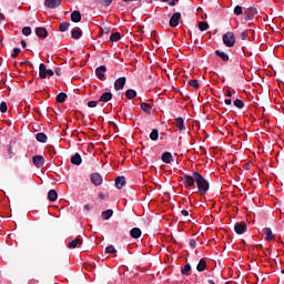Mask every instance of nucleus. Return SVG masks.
<instances>
[{
    "label": "nucleus",
    "instance_id": "13",
    "mask_svg": "<svg viewBox=\"0 0 284 284\" xmlns=\"http://www.w3.org/2000/svg\"><path fill=\"white\" fill-rule=\"evenodd\" d=\"M125 176H118L115 179V187L118 190H123V187H125Z\"/></svg>",
    "mask_w": 284,
    "mask_h": 284
},
{
    "label": "nucleus",
    "instance_id": "7",
    "mask_svg": "<svg viewBox=\"0 0 284 284\" xmlns=\"http://www.w3.org/2000/svg\"><path fill=\"white\" fill-rule=\"evenodd\" d=\"M181 20V12H175L172 14V17L170 18L169 21V26L171 28H176V26H179V21Z\"/></svg>",
    "mask_w": 284,
    "mask_h": 284
},
{
    "label": "nucleus",
    "instance_id": "10",
    "mask_svg": "<svg viewBox=\"0 0 284 284\" xmlns=\"http://www.w3.org/2000/svg\"><path fill=\"white\" fill-rule=\"evenodd\" d=\"M245 230H247V224L243 223V222H237L234 225V231L237 234H245Z\"/></svg>",
    "mask_w": 284,
    "mask_h": 284
},
{
    "label": "nucleus",
    "instance_id": "35",
    "mask_svg": "<svg viewBox=\"0 0 284 284\" xmlns=\"http://www.w3.org/2000/svg\"><path fill=\"white\" fill-rule=\"evenodd\" d=\"M207 28H210V24L205 21H201L199 22V30H201V32H205V30H207Z\"/></svg>",
    "mask_w": 284,
    "mask_h": 284
},
{
    "label": "nucleus",
    "instance_id": "47",
    "mask_svg": "<svg viewBox=\"0 0 284 284\" xmlns=\"http://www.w3.org/2000/svg\"><path fill=\"white\" fill-rule=\"evenodd\" d=\"M20 44L23 49L28 48V43L26 42V40H21Z\"/></svg>",
    "mask_w": 284,
    "mask_h": 284
},
{
    "label": "nucleus",
    "instance_id": "11",
    "mask_svg": "<svg viewBox=\"0 0 284 284\" xmlns=\"http://www.w3.org/2000/svg\"><path fill=\"white\" fill-rule=\"evenodd\" d=\"M61 1L63 0H44V6L53 10L54 8H59V6H61Z\"/></svg>",
    "mask_w": 284,
    "mask_h": 284
},
{
    "label": "nucleus",
    "instance_id": "31",
    "mask_svg": "<svg viewBox=\"0 0 284 284\" xmlns=\"http://www.w3.org/2000/svg\"><path fill=\"white\" fill-rule=\"evenodd\" d=\"M181 273L184 276H190V274H192V265L190 264L184 265V267L181 270Z\"/></svg>",
    "mask_w": 284,
    "mask_h": 284
},
{
    "label": "nucleus",
    "instance_id": "46",
    "mask_svg": "<svg viewBox=\"0 0 284 284\" xmlns=\"http://www.w3.org/2000/svg\"><path fill=\"white\" fill-rule=\"evenodd\" d=\"M182 216H190V212L187 210L181 211Z\"/></svg>",
    "mask_w": 284,
    "mask_h": 284
},
{
    "label": "nucleus",
    "instance_id": "14",
    "mask_svg": "<svg viewBox=\"0 0 284 284\" xmlns=\"http://www.w3.org/2000/svg\"><path fill=\"white\" fill-rule=\"evenodd\" d=\"M37 37H42V39H47L48 37V29L43 27L36 28Z\"/></svg>",
    "mask_w": 284,
    "mask_h": 284
},
{
    "label": "nucleus",
    "instance_id": "19",
    "mask_svg": "<svg viewBox=\"0 0 284 284\" xmlns=\"http://www.w3.org/2000/svg\"><path fill=\"white\" fill-rule=\"evenodd\" d=\"M196 270L199 272H205V270H207V261H205V258H201L196 265Z\"/></svg>",
    "mask_w": 284,
    "mask_h": 284
},
{
    "label": "nucleus",
    "instance_id": "15",
    "mask_svg": "<svg viewBox=\"0 0 284 284\" xmlns=\"http://www.w3.org/2000/svg\"><path fill=\"white\" fill-rule=\"evenodd\" d=\"M100 103H108V101H112V92H104L99 98Z\"/></svg>",
    "mask_w": 284,
    "mask_h": 284
},
{
    "label": "nucleus",
    "instance_id": "4",
    "mask_svg": "<svg viewBox=\"0 0 284 284\" xmlns=\"http://www.w3.org/2000/svg\"><path fill=\"white\" fill-rule=\"evenodd\" d=\"M256 14H258V10H256V8L250 7L245 9L244 11L245 21H252V19H254Z\"/></svg>",
    "mask_w": 284,
    "mask_h": 284
},
{
    "label": "nucleus",
    "instance_id": "22",
    "mask_svg": "<svg viewBox=\"0 0 284 284\" xmlns=\"http://www.w3.org/2000/svg\"><path fill=\"white\" fill-rule=\"evenodd\" d=\"M83 243V240L81 237H77L75 240L69 242L68 247L70 250H74L78 245H81Z\"/></svg>",
    "mask_w": 284,
    "mask_h": 284
},
{
    "label": "nucleus",
    "instance_id": "20",
    "mask_svg": "<svg viewBox=\"0 0 284 284\" xmlns=\"http://www.w3.org/2000/svg\"><path fill=\"white\" fill-rule=\"evenodd\" d=\"M175 125L180 132H183V130H185V120H183V118L175 119Z\"/></svg>",
    "mask_w": 284,
    "mask_h": 284
},
{
    "label": "nucleus",
    "instance_id": "17",
    "mask_svg": "<svg viewBox=\"0 0 284 284\" xmlns=\"http://www.w3.org/2000/svg\"><path fill=\"white\" fill-rule=\"evenodd\" d=\"M162 162L163 163H166V164H170L172 161H174V158L172 156V153L165 151L163 154H162Z\"/></svg>",
    "mask_w": 284,
    "mask_h": 284
},
{
    "label": "nucleus",
    "instance_id": "33",
    "mask_svg": "<svg viewBox=\"0 0 284 284\" xmlns=\"http://www.w3.org/2000/svg\"><path fill=\"white\" fill-rule=\"evenodd\" d=\"M150 139L151 141H159V130L153 129L150 133Z\"/></svg>",
    "mask_w": 284,
    "mask_h": 284
},
{
    "label": "nucleus",
    "instance_id": "8",
    "mask_svg": "<svg viewBox=\"0 0 284 284\" xmlns=\"http://www.w3.org/2000/svg\"><path fill=\"white\" fill-rule=\"evenodd\" d=\"M32 163L36 168H43V165L45 164V159L43 158V155H34L32 158Z\"/></svg>",
    "mask_w": 284,
    "mask_h": 284
},
{
    "label": "nucleus",
    "instance_id": "1",
    "mask_svg": "<svg viewBox=\"0 0 284 284\" xmlns=\"http://www.w3.org/2000/svg\"><path fill=\"white\" fill-rule=\"evenodd\" d=\"M185 187H196L201 196H205L210 192V182L199 173V171H193V175L184 174L183 176Z\"/></svg>",
    "mask_w": 284,
    "mask_h": 284
},
{
    "label": "nucleus",
    "instance_id": "21",
    "mask_svg": "<svg viewBox=\"0 0 284 284\" xmlns=\"http://www.w3.org/2000/svg\"><path fill=\"white\" fill-rule=\"evenodd\" d=\"M263 232L266 235L265 241H267V243H271V241H273L274 239V233H272V229L265 227Z\"/></svg>",
    "mask_w": 284,
    "mask_h": 284
},
{
    "label": "nucleus",
    "instance_id": "9",
    "mask_svg": "<svg viewBox=\"0 0 284 284\" xmlns=\"http://www.w3.org/2000/svg\"><path fill=\"white\" fill-rule=\"evenodd\" d=\"M125 81H126L125 77H121L115 80L114 82L115 92H119V90H123V88H125Z\"/></svg>",
    "mask_w": 284,
    "mask_h": 284
},
{
    "label": "nucleus",
    "instance_id": "56",
    "mask_svg": "<svg viewBox=\"0 0 284 284\" xmlns=\"http://www.w3.org/2000/svg\"><path fill=\"white\" fill-rule=\"evenodd\" d=\"M129 114H132V111H129Z\"/></svg>",
    "mask_w": 284,
    "mask_h": 284
},
{
    "label": "nucleus",
    "instance_id": "12",
    "mask_svg": "<svg viewBox=\"0 0 284 284\" xmlns=\"http://www.w3.org/2000/svg\"><path fill=\"white\" fill-rule=\"evenodd\" d=\"M81 37H83V31L81 30V28L75 27L71 30V39L79 40L81 39Z\"/></svg>",
    "mask_w": 284,
    "mask_h": 284
},
{
    "label": "nucleus",
    "instance_id": "30",
    "mask_svg": "<svg viewBox=\"0 0 284 284\" xmlns=\"http://www.w3.org/2000/svg\"><path fill=\"white\" fill-rule=\"evenodd\" d=\"M125 97H126V99H130V100L136 99V90H134V89H128V90L125 91Z\"/></svg>",
    "mask_w": 284,
    "mask_h": 284
},
{
    "label": "nucleus",
    "instance_id": "48",
    "mask_svg": "<svg viewBox=\"0 0 284 284\" xmlns=\"http://www.w3.org/2000/svg\"><path fill=\"white\" fill-rule=\"evenodd\" d=\"M54 72L57 77H61V68H55Z\"/></svg>",
    "mask_w": 284,
    "mask_h": 284
},
{
    "label": "nucleus",
    "instance_id": "23",
    "mask_svg": "<svg viewBox=\"0 0 284 284\" xmlns=\"http://www.w3.org/2000/svg\"><path fill=\"white\" fill-rule=\"evenodd\" d=\"M36 140L39 143H48V135L45 133H43V132L37 133L36 134Z\"/></svg>",
    "mask_w": 284,
    "mask_h": 284
},
{
    "label": "nucleus",
    "instance_id": "53",
    "mask_svg": "<svg viewBox=\"0 0 284 284\" xmlns=\"http://www.w3.org/2000/svg\"><path fill=\"white\" fill-rule=\"evenodd\" d=\"M162 1V3H168V1H170V0H161Z\"/></svg>",
    "mask_w": 284,
    "mask_h": 284
},
{
    "label": "nucleus",
    "instance_id": "55",
    "mask_svg": "<svg viewBox=\"0 0 284 284\" xmlns=\"http://www.w3.org/2000/svg\"><path fill=\"white\" fill-rule=\"evenodd\" d=\"M281 273L284 274V268H282Z\"/></svg>",
    "mask_w": 284,
    "mask_h": 284
},
{
    "label": "nucleus",
    "instance_id": "38",
    "mask_svg": "<svg viewBox=\"0 0 284 284\" xmlns=\"http://www.w3.org/2000/svg\"><path fill=\"white\" fill-rule=\"evenodd\" d=\"M22 34H23L24 37H30V34H32V28H30V27H23V28H22Z\"/></svg>",
    "mask_w": 284,
    "mask_h": 284
},
{
    "label": "nucleus",
    "instance_id": "37",
    "mask_svg": "<svg viewBox=\"0 0 284 284\" xmlns=\"http://www.w3.org/2000/svg\"><path fill=\"white\" fill-rule=\"evenodd\" d=\"M68 28H70V22H62L59 27L61 32H68Z\"/></svg>",
    "mask_w": 284,
    "mask_h": 284
},
{
    "label": "nucleus",
    "instance_id": "32",
    "mask_svg": "<svg viewBox=\"0 0 284 284\" xmlns=\"http://www.w3.org/2000/svg\"><path fill=\"white\" fill-rule=\"evenodd\" d=\"M233 104H234L235 108H237L239 110H243V108H245V102H243V100H241V99L234 100Z\"/></svg>",
    "mask_w": 284,
    "mask_h": 284
},
{
    "label": "nucleus",
    "instance_id": "24",
    "mask_svg": "<svg viewBox=\"0 0 284 284\" xmlns=\"http://www.w3.org/2000/svg\"><path fill=\"white\" fill-rule=\"evenodd\" d=\"M141 229L139 227H133L131 231H130V236L131 239H141Z\"/></svg>",
    "mask_w": 284,
    "mask_h": 284
},
{
    "label": "nucleus",
    "instance_id": "51",
    "mask_svg": "<svg viewBox=\"0 0 284 284\" xmlns=\"http://www.w3.org/2000/svg\"><path fill=\"white\" fill-rule=\"evenodd\" d=\"M224 103L225 105H232V99H225Z\"/></svg>",
    "mask_w": 284,
    "mask_h": 284
},
{
    "label": "nucleus",
    "instance_id": "26",
    "mask_svg": "<svg viewBox=\"0 0 284 284\" xmlns=\"http://www.w3.org/2000/svg\"><path fill=\"white\" fill-rule=\"evenodd\" d=\"M114 214V211L111 209H108L105 211L102 212V219L103 221H110V219H112V215Z\"/></svg>",
    "mask_w": 284,
    "mask_h": 284
},
{
    "label": "nucleus",
    "instance_id": "16",
    "mask_svg": "<svg viewBox=\"0 0 284 284\" xmlns=\"http://www.w3.org/2000/svg\"><path fill=\"white\" fill-rule=\"evenodd\" d=\"M140 109L142 112H145V114H152V105H150L148 102H141Z\"/></svg>",
    "mask_w": 284,
    "mask_h": 284
},
{
    "label": "nucleus",
    "instance_id": "27",
    "mask_svg": "<svg viewBox=\"0 0 284 284\" xmlns=\"http://www.w3.org/2000/svg\"><path fill=\"white\" fill-rule=\"evenodd\" d=\"M67 100H68V93L65 92H60L55 98L57 103H65Z\"/></svg>",
    "mask_w": 284,
    "mask_h": 284
},
{
    "label": "nucleus",
    "instance_id": "43",
    "mask_svg": "<svg viewBox=\"0 0 284 284\" xmlns=\"http://www.w3.org/2000/svg\"><path fill=\"white\" fill-rule=\"evenodd\" d=\"M20 52H21V49L14 48L13 52L11 53L12 59H17V57H19Z\"/></svg>",
    "mask_w": 284,
    "mask_h": 284
},
{
    "label": "nucleus",
    "instance_id": "49",
    "mask_svg": "<svg viewBox=\"0 0 284 284\" xmlns=\"http://www.w3.org/2000/svg\"><path fill=\"white\" fill-rule=\"evenodd\" d=\"M84 210H85V212H90V210H92V205L85 204Z\"/></svg>",
    "mask_w": 284,
    "mask_h": 284
},
{
    "label": "nucleus",
    "instance_id": "41",
    "mask_svg": "<svg viewBox=\"0 0 284 284\" xmlns=\"http://www.w3.org/2000/svg\"><path fill=\"white\" fill-rule=\"evenodd\" d=\"M189 85H191V88H195V90L199 89V80L196 79L190 80Z\"/></svg>",
    "mask_w": 284,
    "mask_h": 284
},
{
    "label": "nucleus",
    "instance_id": "3",
    "mask_svg": "<svg viewBox=\"0 0 284 284\" xmlns=\"http://www.w3.org/2000/svg\"><path fill=\"white\" fill-rule=\"evenodd\" d=\"M39 77L40 79H48V77H54V71H52V69H47L43 63H40Z\"/></svg>",
    "mask_w": 284,
    "mask_h": 284
},
{
    "label": "nucleus",
    "instance_id": "44",
    "mask_svg": "<svg viewBox=\"0 0 284 284\" xmlns=\"http://www.w3.org/2000/svg\"><path fill=\"white\" fill-rule=\"evenodd\" d=\"M100 101H89L88 102V108H97L99 105Z\"/></svg>",
    "mask_w": 284,
    "mask_h": 284
},
{
    "label": "nucleus",
    "instance_id": "29",
    "mask_svg": "<svg viewBox=\"0 0 284 284\" xmlns=\"http://www.w3.org/2000/svg\"><path fill=\"white\" fill-rule=\"evenodd\" d=\"M216 57L222 59V61H230V55L221 50L215 51Z\"/></svg>",
    "mask_w": 284,
    "mask_h": 284
},
{
    "label": "nucleus",
    "instance_id": "2",
    "mask_svg": "<svg viewBox=\"0 0 284 284\" xmlns=\"http://www.w3.org/2000/svg\"><path fill=\"white\" fill-rule=\"evenodd\" d=\"M222 40L226 48H234V45L236 44V37L234 36V32L224 33Z\"/></svg>",
    "mask_w": 284,
    "mask_h": 284
},
{
    "label": "nucleus",
    "instance_id": "42",
    "mask_svg": "<svg viewBox=\"0 0 284 284\" xmlns=\"http://www.w3.org/2000/svg\"><path fill=\"white\" fill-rule=\"evenodd\" d=\"M247 37H250V30L246 29L241 33L242 41H247Z\"/></svg>",
    "mask_w": 284,
    "mask_h": 284
},
{
    "label": "nucleus",
    "instance_id": "39",
    "mask_svg": "<svg viewBox=\"0 0 284 284\" xmlns=\"http://www.w3.org/2000/svg\"><path fill=\"white\" fill-rule=\"evenodd\" d=\"M105 253L106 254H116V248L114 247V245H109L105 247Z\"/></svg>",
    "mask_w": 284,
    "mask_h": 284
},
{
    "label": "nucleus",
    "instance_id": "54",
    "mask_svg": "<svg viewBox=\"0 0 284 284\" xmlns=\"http://www.w3.org/2000/svg\"><path fill=\"white\" fill-rule=\"evenodd\" d=\"M209 284H214L213 280H209Z\"/></svg>",
    "mask_w": 284,
    "mask_h": 284
},
{
    "label": "nucleus",
    "instance_id": "5",
    "mask_svg": "<svg viewBox=\"0 0 284 284\" xmlns=\"http://www.w3.org/2000/svg\"><path fill=\"white\" fill-rule=\"evenodd\" d=\"M91 183L99 187L100 185H103V176L99 173H92L90 176Z\"/></svg>",
    "mask_w": 284,
    "mask_h": 284
},
{
    "label": "nucleus",
    "instance_id": "45",
    "mask_svg": "<svg viewBox=\"0 0 284 284\" xmlns=\"http://www.w3.org/2000/svg\"><path fill=\"white\" fill-rule=\"evenodd\" d=\"M190 246L194 250L196 247V240H190Z\"/></svg>",
    "mask_w": 284,
    "mask_h": 284
},
{
    "label": "nucleus",
    "instance_id": "52",
    "mask_svg": "<svg viewBox=\"0 0 284 284\" xmlns=\"http://www.w3.org/2000/svg\"><path fill=\"white\" fill-rule=\"evenodd\" d=\"M225 97H229V99H232V91L227 90L225 93Z\"/></svg>",
    "mask_w": 284,
    "mask_h": 284
},
{
    "label": "nucleus",
    "instance_id": "28",
    "mask_svg": "<svg viewBox=\"0 0 284 284\" xmlns=\"http://www.w3.org/2000/svg\"><path fill=\"white\" fill-rule=\"evenodd\" d=\"M71 21H73V23H79L81 21V12L80 11H73L71 13Z\"/></svg>",
    "mask_w": 284,
    "mask_h": 284
},
{
    "label": "nucleus",
    "instance_id": "6",
    "mask_svg": "<svg viewBox=\"0 0 284 284\" xmlns=\"http://www.w3.org/2000/svg\"><path fill=\"white\" fill-rule=\"evenodd\" d=\"M105 72H108V68L105 65H100L95 69V75L100 81H105Z\"/></svg>",
    "mask_w": 284,
    "mask_h": 284
},
{
    "label": "nucleus",
    "instance_id": "34",
    "mask_svg": "<svg viewBox=\"0 0 284 284\" xmlns=\"http://www.w3.org/2000/svg\"><path fill=\"white\" fill-rule=\"evenodd\" d=\"M110 41L112 42L121 41V33L119 32L111 33Z\"/></svg>",
    "mask_w": 284,
    "mask_h": 284
},
{
    "label": "nucleus",
    "instance_id": "36",
    "mask_svg": "<svg viewBox=\"0 0 284 284\" xmlns=\"http://www.w3.org/2000/svg\"><path fill=\"white\" fill-rule=\"evenodd\" d=\"M233 12H234V14H235L236 17H241V14H243V7H241V6H239V4L235 6Z\"/></svg>",
    "mask_w": 284,
    "mask_h": 284
},
{
    "label": "nucleus",
    "instance_id": "25",
    "mask_svg": "<svg viewBox=\"0 0 284 284\" xmlns=\"http://www.w3.org/2000/svg\"><path fill=\"white\" fill-rule=\"evenodd\" d=\"M57 199H59V194L57 193V190L51 189L48 192V200L51 201V202H54V201H57Z\"/></svg>",
    "mask_w": 284,
    "mask_h": 284
},
{
    "label": "nucleus",
    "instance_id": "40",
    "mask_svg": "<svg viewBox=\"0 0 284 284\" xmlns=\"http://www.w3.org/2000/svg\"><path fill=\"white\" fill-rule=\"evenodd\" d=\"M0 112L2 114H6V112H8V103H6V102L0 103Z\"/></svg>",
    "mask_w": 284,
    "mask_h": 284
},
{
    "label": "nucleus",
    "instance_id": "50",
    "mask_svg": "<svg viewBox=\"0 0 284 284\" xmlns=\"http://www.w3.org/2000/svg\"><path fill=\"white\" fill-rule=\"evenodd\" d=\"M176 3H179V0H171L170 2H169V6H176Z\"/></svg>",
    "mask_w": 284,
    "mask_h": 284
},
{
    "label": "nucleus",
    "instance_id": "18",
    "mask_svg": "<svg viewBox=\"0 0 284 284\" xmlns=\"http://www.w3.org/2000/svg\"><path fill=\"white\" fill-rule=\"evenodd\" d=\"M71 163L72 165H81L83 163V159L81 158V154L75 153L71 156Z\"/></svg>",
    "mask_w": 284,
    "mask_h": 284
}]
</instances>
